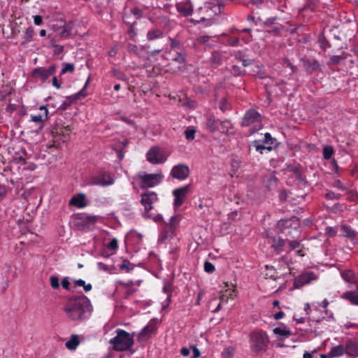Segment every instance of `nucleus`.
I'll return each instance as SVG.
<instances>
[{"label":"nucleus","mask_w":358,"mask_h":358,"mask_svg":"<svg viewBox=\"0 0 358 358\" xmlns=\"http://www.w3.org/2000/svg\"><path fill=\"white\" fill-rule=\"evenodd\" d=\"M176 220V216H171V219L169 220V222H165L164 221V227L169 229H172V231H173L174 232H176V223H175V221Z\"/></svg>","instance_id":"nucleus-40"},{"label":"nucleus","mask_w":358,"mask_h":358,"mask_svg":"<svg viewBox=\"0 0 358 358\" xmlns=\"http://www.w3.org/2000/svg\"><path fill=\"white\" fill-rule=\"evenodd\" d=\"M115 333L116 336L109 341L113 350L117 352L129 350L134 343L133 335L121 329H116Z\"/></svg>","instance_id":"nucleus-2"},{"label":"nucleus","mask_w":358,"mask_h":358,"mask_svg":"<svg viewBox=\"0 0 358 358\" xmlns=\"http://www.w3.org/2000/svg\"><path fill=\"white\" fill-rule=\"evenodd\" d=\"M345 59V57L341 55H333L330 58V62L333 65H336L340 64L343 60Z\"/></svg>","instance_id":"nucleus-47"},{"label":"nucleus","mask_w":358,"mask_h":358,"mask_svg":"<svg viewBox=\"0 0 358 358\" xmlns=\"http://www.w3.org/2000/svg\"><path fill=\"white\" fill-rule=\"evenodd\" d=\"M70 206H74L78 208H84L87 206L85 202V195L83 193H79L73 196L69 201Z\"/></svg>","instance_id":"nucleus-18"},{"label":"nucleus","mask_w":358,"mask_h":358,"mask_svg":"<svg viewBox=\"0 0 358 358\" xmlns=\"http://www.w3.org/2000/svg\"><path fill=\"white\" fill-rule=\"evenodd\" d=\"M255 124L249 130L250 134H255L262 128V117L261 115L254 109L248 110L241 122L243 127H248L251 124Z\"/></svg>","instance_id":"nucleus-5"},{"label":"nucleus","mask_w":358,"mask_h":358,"mask_svg":"<svg viewBox=\"0 0 358 358\" xmlns=\"http://www.w3.org/2000/svg\"><path fill=\"white\" fill-rule=\"evenodd\" d=\"M178 11L182 14L184 16L192 15L193 13L192 7L190 5H185L182 3L177 4Z\"/></svg>","instance_id":"nucleus-26"},{"label":"nucleus","mask_w":358,"mask_h":358,"mask_svg":"<svg viewBox=\"0 0 358 358\" xmlns=\"http://www.w3.org/2000/svg\"><path fill=\"white\" fill-rule=\"evenodd\" d=\"M62 310L69 320L82 322L90 318L93 308L90 300L86 296L82 295L68 299Z\"/></svg>","instance_id":"nucleus-1"},{"label":"nucleus","mask_w":358,"mask_h":358,"mask_svg":"<svg viewBox=\"0 0 358 358\" xmlns=\"http://www.w3.org/2000/svg\"><path fill=\"white\" fill-rule=\"evenodd\" d=\"M171 174L173 178L182 180L188 177L189 169L184 164H178L172 168Z\"/></svg>","instance_id":"nucleus-10"},{"label":"nucleus","mask_w":358,"mask_h":358,"mask_svg":"<svg viewBox=\"0 0 358 358\" xmlns=\"http://www.w3.org/2000/svg\"><path fill=\"white\" fill-rule=\"evenodd\" d=\"M273 332L275 334L283 336L286 338L289 337L292 333L289 329H288L286 327H275L273 329Z\"/></svg>","instance_id":"nucleus-32"},{"label":"nucleus","mask_w":358,"mask_h":358,"mask_svg":"<svg viewBox=\"0 0 358 358\" xmlns=\"http://www.w3.org/2000/svg\"><path fill=\"white\" fill-rule=\"evenodd\" d=\"M221 7L219 3H206L199 8V12L202 15L200 19L198 20L192 19V22L194 24L205 22L206 26H210L214 22V17L220 14Z\"/></svg>","instance_id":"nucleus-3"},{"label":"nucleus","mask_w":358,"mask_h":358,"mask_svg":"<svg viewBox=\"0 0 358 358\" xmlns=\"http://www.w3.org/2000/svg\"><path fill=\"white\" fill-rule=\"evenodd\" d=\"M118 247V241L116 238H113L107 245V248L111 250H115Z\"/></svg>","instance_id":"nucleus-51"},{"label":"nucleus","mask_w":358,"mask_h":358,"mask_svg":"<svg viewBox=\"0 0 358 358\" xmlns=\"http://www.w3.org/2000/svg\"><path fill=\"white\" fill-rule=\"evenodd\" d=\"M345 352L344 345H338L333 347L328 353V356L330 357H338L342 356Z\"/></svg>","instance_id":"nucleus-23"},{"label":"nucleus","mask_w":358,"mask_h":358,"mask_svg":"<svg viewBox=\"0 0 358 358\" xmlns=\"http://www.w3.org/2000/svg\"><path fill=\"white\" fill-rule=\"evenodd\" d=\"M147 160L153 164L164 163L167 157L162 150L157 147L151 148L146 154Z\"/></svg>","instance_id":"nucleus-8"},{"label":"nucleus","mask_w":358,"mask_h":358,"mask_svg":"<svg viewBox=\"0 0 358 358\" xmlns=\"http://www.w3.org/2000/svg\"><path fill=\"white\" fill-rule=\"evenodd\" d=\"M131 266V264L129 261H124L123 264L120 266V268L121 269L127 268L128 271H130L133 268V266Z\"/></svg>","instance_id":"nucleus-61"},{"label":"nucleus","mask_w":358,"mask_h":358,"mask_svg":"<svg viewBox=\"0 0 358 358\" xmlns=\"http://www.w3.org/2000/svg\"><path fill=\"white\" fill-rule=\"evenodd\" d=\"M131 13L134 15L138 19L143 15V11L138 8H134L131 9Z\"/></svg>","instance_id":"nucleus-56"},{"label":"nucleus","mask_w":358,"mask_h":358,"mask_svg":"<svg viewBox=\"0 0 358 358\" xmlns=\"http://www.w3.org/2000/svg\"><path fill=\"white\" fill-rule=\"evenodd\" d=\"M113 182L114 179L113 176L108 173H103L94 177L92 182L94 185L102 187L111 185Z\"/></svg>","instance_id":"nucleus-12"},{"label":"nucleus","mask_w":358,"mask_h":358,"mask_svg":"<svg viewBox=\"0 0 358 358\" xmlns=\"http://www.w3.org/2000/svg\"><path fill=\"white\" fill-rule=\"evenodd\" d=\"M317 278V275L313 272H306L300 274L294 280V287L299 289L306 284L310 283L313 280Z\"/></svg>","instance_id":"nucleus-9"},{"label":"nucleus","mask_w":358,"mask_h":358,"mask_svg":"<svg viewBox=\"0 0 358 358\" xmlns=\"http://www.w3.org/2000/svg\"><path fill=\"white\" fill-rule=\"evenodd\" d=\"M342 298L349 301L353 305L358 306V293L357 292H345Z\"/></svg>","instance_id":"nucleus-24"},{"label":"nucleus","mask_w":358,"mask_h":358,"mask_svg":"<svg viewBox=\"0 0 358 358\" xmlns=\"http://www.w3.org/2000/svg\"><path fill=\"white\" fill-rule=\"evenodd\" d=\"M345 352L349 356L358 357V340L349 338L344 345Z\"/></svg>","instance_id":"nucleus-15"},{"label":"nucleus","mask_w":358,"mask_h":358,"mask_svg":"<svg viewBox=\"0 0 358 358\" xmlns=\"http://www.w3.org/2000/svg\"><path fill=\"white\" fill-rule=\"evenodd\" d=\"M285 64H287V66L291 69V70H292V73H296V71H297V68H296L294 65H293V64L289 62V59H286L285 60Z\"/></svg>","instance_id":"nucleus-63"},{"label":"nucleus","mask_w":358,"mask_h":358,"mask_svg":"<svg viewBox=\"0 0 358 358\" xmlns=\"http://www.w3.org/2000/svg\"><path fill=\"white\" fill-rule=\"evenodd\" d=\"M231 73L234 76H243L246 74V71L242 69L238 65L234 64L230 70Z\"/></svg>","instance_id":"nucleus-34"},{"label":"nucleus","mask_w":358,"mask_h":358,"mask_svg":"<svg viewBox=\"0 0 358 358\" xmlns=\"http://www.w3.org/2000/svg\"><path fill=\"white\" fill-rule=\"evenodd\" d=\"M189 191V186H183L177 189H175L173 191V195L175 197L173 205L175 208H178L180 206L183 202L184 200L188 193Z\"/></svg>","instance_id":"nucleus-13"},{"label":"nucleus","mask_w":358,"mask_h":358,"mask_svg":"<svg viewBox=\"0 0 358 358\" xmlns=\"http://www.w3.org/2000/svg\"><path fill=\"white\" fill-rule=\"evenodd\" d=\"M341 276L348 282H356L355 273L352 270H345L341 273Z\"/></svg>","instance_id":"nucleus-27"},{"label":"nucleus","mask_w":358,"mask_h":358,"mask_svg":"<svg viewBox=\"0 0 358 358\" xmlns=\"http://www.w3.org/2000/svg\"><path fill=\"white\" fill-rule=\"evenodd\" d=\"M127 50L128 52L134 53L136 55L138 54L137 45L132 43H129L127 45Z\"/></svg>","instance_id":"nucleus-55"},{"label":"nucleus","mask_w":358,"mask_h":358,"mask_svg":"<svg viewBox=\"0 0 358 358\" xmlns=\"http://www.w3.org/2000/svg\"><path fill=\"white\" fill-rule=\"evenodd\" d=\"M323 157L325 159H329L331 158L334 154V149L331 145H325L323 148Z\"/></svg>","instance_id":"nucleus-38"},{"label":"nucleus","mask_w":358,"mask_h":358,"mask_svg":"<svg viewBox=\"0 0 358 358\" xmlns=\"http://www.w3.org/2000/svg\"><path fill=\"white\" fill-rule=\"evenodd\" d=\"M210 40V36L206 35L199 36L195 40V44H206Z\"/></svg>","instance_id":"nucleus-48"},{"label":"nucleus","mask_w":358,"mask_h":358,"mask_svg":"<svg viewBox=\"0 0 358 358\" xmlns=\"http://www.w3.org/2000/svg\"><path fill=\"white\" fill-rule=\"evenodd\" d=\"M169 40L170 41V47H171L170 54L172 53V51L174 52V51L182 50L181 44L178 40L172 38L171 37L169 38Z\"/></svg>","instance_id":"nucleus-35"},{"label":"nucleus","mask_w":358,"mask_h":358,"mask_svg":"<svg viewBox=\"0 0 358 358\" xmlns=\"http://www.w3.org/2000/svg\"><path fill=\"white\" fill-rule=\"evenodd\" d=\"M326 197L329 199H338L339 194H337L332 191H328L326 193Z\"/></svg>","instance_id":"nucleus-57"},{"label":"nucleus","mask_w":358,"mask_h":358,"mask_svg":"<svg viewBox=\"0 0 358 358\" xmlns=\"http://www.w3.org/2000/svg\"><path fill=\"white\" fill-rule=\"evenodd\" d=\"M287 240L280 237H274L272 241L271 247L274 249L277 254H280L286 250Z\"/></svg>","instance_id":"nucleus-17"},{"label":"nucleus","mask_w":358,"mask_h":358,"mask_svg":"<svg viewBox=\"0 0 358 358\" xmlns=\"http://www.w3.org/2000/svg\"><path fill=\"white\" fill-rule=\"evenodd\" d=\"M219 108L223 113H224L231 109V104L228 102L226 98H222L220 101Z\"/></svg>","instance_id":"nucleus-39"},{"label":"nucleus","mask_w":358,"mask_h":358,"mask_svg":"<svg viewBox=\"0 0 358 358\" xmlns=\"http://www.w3.org/2000/svg\"><path fill=\"white\" fill-rule=\"evenodd\" d=\"M163 179L162 173H146L141 177V188L153 187L161 182Z\"/></svg>","instance_id":"nucleus-6"},{"label":"nucleus","mask_w":358,"mask_h":358,"mask_svg":"<svg viewBox=\"0 0 358 358\" xmlns=\"http://www.w3.org/2000/svg\"><path fill=\"white\" fill-rule=\"evenodd\" d=\"M75 69L74 65L70 63H65L63 64V68L62 69L61 75L64 74L68 72H73Z\"/></svg>","instance_id":"nucleus-42"},{"label":"nucleus","mask_w":358,"mask_h":358,"mask_svg":"<svg viewBox=\"0 0 358 358\" xmlns=\"http://www.w3.org/2000/svg\"><path fill=\"white\" fill-rule=\"evenodd\" d=\"M235 59L241 62L244 67H247L253 63V60L245 59L244 55L241 52H238L235 55Z\"/></svg>","instance_id":"nucleus-33"},{"label":"nucleus","mask_w":358,"mask_h":358,"mask_svg":"<svg viewBox=\"0 0 358 358\" xmlns=\"http://www.w3.org/2000/svg\"><path fill=\"white\" fill-rule=\"evenodd\" d=\"M250 343L252 352L266 351L268 348L269 337L266 331L259 330L251 334Z\"/></svg>","instance_id":"nucleus-4"},{"label":"nucleus","mask_w":358,"mask_h":358,"mask_svg":"<svg viewBox=\"0 0 358 358\" xmlns=\"http://www.w3.org/2000/svg\"><path fill=\"white\" fill-rule=\"evenodd\" d=\"M252 145L255 147V150L259 152L260 154H263V151L265 150V145L261 144V141L258 140H255L252 142Z\"/></svg>","instance_id":"nucleus-45"},{"label":"nucleus","mask_w":358,"mask_h":358,"mask_svg":"<svg viewBox=\"0 0 358 358\" xmlns=\"http://www.w3.org/2000/svg\"><path fill=\"white\" fill-rule=\"evenodd\" d=\"M224 59V52L215 50L212 52L209 62L212 67L217 68L220 66Z\"/></svg>","instance_id":"nucleus-16"},{"label":"nucleus","mask_w":358,"mask_h":358,"mask_svg":"<svg viewBox=\"0 0 358 358\" xmlns=\"http://www.w3.org/2000/svg\"><path fill=\"white\" fill-rule=\"evenodd\" d=\"M90 81V77H88L83 87L78 93L73 95V99H75V100L79 99H80L81 96L85 97L87 95V94L85 92V90L87 88V85H89Z\"/></svg>","instance_id":"nucleus-36"},{"label":"nucleus","mask_w":358,"mask_h":358,"mask_svg":"<svg viewBox=\"0 0 358 358\" xmlns=\"http://www.w3.org/2000/svg\"><path fill=\"white\" fill-rule=\"evenodd\" d=\"M7 193V189L5 185L0 183V200L3 199Z\"/></svg>","instance_id":"nucleus-59"},{"label":"nucleus","mask_w":358,"mask_h":358,"mask_svg":"<svg viewBox=\"0 0 358 358\" xmlns=\"http://www.w3.org/2000/svg\"><path fill=\"white\" fill-rule=\"evenodd\" d=\"M157 199V194L155 192L148 191L141 194V203L144 206L145 211H149L153 208L152 203Z\"/></svg>","instance_id":"nucleus-11"},{"label":"nucleus","mask_w":358,"mask_h":358,"mask_svg":"<svg viewBox=\"0 0 358 358\" xmlns=\"http://www.w3.org/2000/svg\"><path fill=\"white\" fill-rule=\"evenodd\" d=\"M277 184V178L274 175H270L266 180V185L268 188L275 187Z\"/></svg>","instance_id":"nucleus-44"},{"label":"nucleus","mask_w":358,"mask_h":358,"mask_svg":"<svg viewBox=\"0 0 358 358\" xmlns=\"http://www.w3.org/2000/svg\"><path fill=\"white\" fill-rule=\"evenodd\" d=\"M172 60L179 64H184L187 61V53L184 50L174 51Z\"/></svg>","instance_id":"nucleus-22"},{"label":"nucleus","mask_w":358,"mask_h":358,"mask_svg":"<svg viewBox=\"0 0 358 358\" xmlns=\"http://www.w3.org/2000/svg\"><path fill=\"white\" fill-rule=\"evenodd\" d=\"M62 38H68L71 35V30L67 27H64L63 29L59 33Z\"/></svg>","instance_id":"nucleus-52"},{"label":"nucleus","mask_w":358,"mask_h":358,"mask_svg":"<svg viewBox=\"0 0 358 358\" xmlns=\"http://www.w3.org/2000/svg\"><path fill=\"white\" fill-rule=\"evenodd\" d=\"M55 47L54 55H59L64 51V46L60 45H53Z\"/></svg>","instance_id":"nucleus-58"},{"label":"nucleus","mask_w":358,"mask_h":358,"mask_svg":"<svg viewBox=\"0 0 358 358\" xmlns=\"http://www.w3.org/2000/svg\"><path fill=\"white\" fill-rule=\"evenodd\" d=\"M220 131L223 134H227L228 131L232 129V124L228 120H220L219 124Z\"/></svg>","instance_id":"nucleus-29"},{"label":"nucleus","mask_w":358,"mask_h":358,"mask_svg":"<svg viewBox=\"0 0 358 358\" xmlns=\"http://www.w3.org/2000/svg\"><path fill=\"white\" fill-rule=\"evenodd\" d=\"M276 140L273 138H272L270 133L267 132L264 134V138L262 141V142L264 144H273L274 141Z\"/></svg>","instance_id":"nucleus-49"},{"label":"nucleus","mask_w":358,"mask_h":358,"mask_svg":"<svg viewBox=\"0 0 358 358\" xmlns=\"http://www.w3.org/2000/svg\"><path fill=\"white\" fill-rule=\"evenodd\" d=\"M157 327L155 324L152 322H150L138 334V341L142 342L148 340L155 333Z\"/></svg>","instance_id":"nucleus-14"},{"label":"nucleus","mask_w":358,"mask_h":358,"mask_svg":"<svg viewBox=\"0 0 358 358\" xmlns=\"http://www.w3.org/2000/svg\"><path fill=\"white\" fill-rule=\"evenodd\" d=\"M318 42L320 43V47L324 50H326L327 48L331 47L330 43L324 36V34H319Z\"/></svg>","instance_id":"nucleus-31"},{"label":"nucleus","mask_w":358,"mask_h":358,"mask_svg":"<svg viewBox=\"0 0 358 358\" xmlns=\"http://www.w3.org/2000/svg\"><path fill=\"white\" fill-rule=\"evenodd\" d=\"M219 124L220 120L215 117H209L206 120V127L210 132L214 133L220 130Z\"/></svg>","instance_id":"nucleus-20"},{"label":"nucleus","mask_w":358,"mask_h":358,"mask_svg":"<svg viewBox=\"0 0 358 358\" xmlns=\"http://www.w3.org/2000/svg\"><path fill=\"white\" fill-rule=\"evenodd\" d=\"M80 342L77 335H73L68 341L66 343V347L69 350H75L79 345Z\"/></svg>","instance_id":"nucleus-30"},{"label":"nucleus","mask_w":358,"mask_h":358,"mask_svg":"<svg viewBox=\"0 0 358 358\" xmlns=\"http://www.w3.org/2000/svg\"><path fill=\"white\" fill-rule=\"evenodd\" d=\"M43 116L41 115H31V120L34 122H41Z\"/></svg>","instance_id":"nucleus-64"},{"label":"nucleus","mask_w":358,"mask_h":358,"mask_svg":"<svg viewBox=\"0 0 358 358\" xmlns=\"http://www.w3.org/2000/svg\"><path fill=\"white\" fill-rule=\"evenodd\" d=\"M288 245V250L287 252H291L300 246V243L298 241H288L287 242Z\"/></svg>","instance_id":"nucleus-43"},{"label":"nucleus","mask_w":358,"mask_h":358,"mask_svg":"<svg viewBox=\"0 0 358 358\" xmlns=\"http://www.w3.org/2000/svg\"><path fill=\"white\" fill-rule=\"evenodd\" d=\"M343 235L351 240L356 237L357 233L350 227L347 225H342L341 227Z\"/></svg>","instance_id":"nucleus-28"},{"label":"nucleus","mask_w":358,"mask_h":358,"mask_svg":"<svg viewBox=\"0 0 358 358\" xmlns=\"http://www.w3.org/2000/svg\"><path fill=\"white\" fill-rule=\"evenodd\" d=\"M136 22H134L133 24H130L129 28L127 30V33L129 34L130 38L132 39V40H134V38H135V37L136 36V32L135 29H134V24Z\"/></svg>","instance_id":"nucleus-53"},{"label":"nucleus","mask_w":358,"mask_h":358,"mask_svg":"<svg viewBox=\"0 0 358 358\" xmlns=\"http://www.w3.org/2000/svg\"><path fill=\"white\" fill-rule=\"evenodd\" d=\"M147 39L148 41H155L164 36V31L160 29H150L147 33Z\"/></svg>","instance_id":"nucleus-21"},{"label":"nucleus","mask_w":358,"mask_h":358,"mask_svg":"<svg viewBox=\"0 0 358 358\" xmlns=\"http://www.w3.org/2000/svg\"><path fill=\"white\" fill-rule=\"evenodd\" d=\"M175 236V232L172 231V229H169L166 227H164L163 231L161 232L159 241L163 243L167 240L171 239Z\"/></svg>","instance_id":"nucleus-25"},{"label":"nucleus","mask_w":358,"mask_h":358,"mask_svg":"<svg viewBox=\"0 0 358 358\" xmlns=\"http://www.w3.org/2000/svg\"><path fill=\"white\" fill-rule=\"evenodd\" d=\"M34 35V30L31 27H28L26 29V31L24 34L23 38L24 41L22 42V45H24L25 43L29 42L31 41Z\"/></svg>","instance_id":"nucleus-37"},{"label":"nucleus","mask_w":358,"mask_h":358,"mask_svg":"<svg viewBox=\"0 0 358 358\" xmlns=\"http://www.w3.org/2000/svg\"><path fill=\"white\" fill-rule=\"evenodd\" d=\"M50 282L51 287L53 289H58L59 287V280L58 277L55 275H51L50 277Z\"/></svg>","instance_id":"nucleus-46"},{"label":"nucleus","mask_w":358,"mask_h":358,"mask_svg":"<svg viewBox=\"0 0 358 358\" xmlns=\"http://www.w3.org/2000/svg\"><path fill=\"white\" fill-rule=\"evenodd\" d=\"M56 73V66L51 65L48 69L45 67H37L32 71L31 76L36 79L44 82Z\"/></svg>","instance_id":"nucleus-7"},{"label":"nucleus","mask_w":358,"mask_h":358,"mask_svg":"<svg viewBox=\"0 0 358 358\" xmlns=\"http://www.w3.org/2000/svg\"><path fill=\"white\" fill-rule=\"evenodd\" d=\"M204 270L206 272L208 273H212L215 271V266L211 262L206 261L204 263Z\"/></svg>","instance_id":"nucleus-50"},{"label":"nucleus","mask_w":358,"mask_h":358,"mask_svg":"<svg viewBox=\"0 0 358 358\" xmlns=\"http://www.w3.org/2000/svg\"><path fill=\"white\" fill-rule=\"evenodd\" d=\"M62 286L64 289H66V290H69L70 289V287H69V285H70V282L69 281V279H68V277H66L64 278H63V280H62Z\"/></svg>","instance_id":"nucleus-60"},{"label":"nucleus","mask_w":358,"mask_h":358,"mask_svg":"<svg viewBox=\"0 0 358 358\" xmlns=\"http://www.w3.org/2000/svg\"><path fill=\"white\" fill-rule=\"evenodd\" d=\"M303 66L308 74H312L320 68V63L314 59H307L303 62Z\"/></svg>","instance_id":"nucleus-19"},{"label":"nucleus","mask_w":358,"mask_h":358,"mask_svg":"<svg viewBox=\"0 0 358 358\" xmlns=\"http://www.w3.org/2000/svg\"><path fill=\"white\" fill-rule=\"evenodd\" d=\"M196 130L193 128H188L185 131V135L187 140L192 141L195 138Z\"/></svg>","instance_id":"nucleus-41"},{"label":"nucleus","mask_w":358,"mask_h":358,"mask_svg":"<svg viewBox=\"0 0 358 358\" xmlns=\"http://www.w3.org/2000/svg\"><path fill=\"white\" fill-rule=\"evenodd\" d=\"M332 186L338 189H346V187L343 184V182L340 180H334V182L332 183Z\"/></svg>","instance_id":"nucleus-54"},{"label":"nucleus","mask_w":358,"mask_h":358,"mask_svg":"<svg viewBox=\"0 0 358 358\" xmlns=\"http://www.w3.org/2000/svg\"><path fill=\"white\" fill-rule=\"evenodd\" d=\"M191 348L193 351V356L191 358H198L201 355L199 350L195 345H192Z\"/></svg>","instance_id":"nucleus-62"}]
</instances>
